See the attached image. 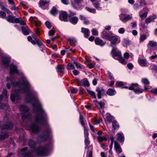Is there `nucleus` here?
Wrapping results in <instances>:
<instances>
[{
  "mask_svg": "<svg viewBox=\"0 0 157 157\" xmlns=\"http://www.w3.org/2000/svg\"><path fill=\"white\" fill-rule=\"evenodd\" d=\"M111 44V46L113 47V45L119 43L121 41L120 38L117 36H113L109 38Z\"/></svg>",
  "mask_w": 157,
  "mask_h": 157,
  "instance_id": "6e6552de",
  "label": "nucleus"
},
{
  "mask_svg": "<svg viewBox=\"0 0 157 157\" xmlns=\"http://www.w3.org/2000/svg\"><path fill=\"white\" fill-rule=\"evenodd\" d=\"M112 126L114 129H117L119 128V125L118 122L115 121H113L112 122Z\"/></svg>",
  "mask_w": 157,
  "mask_h": 157,
  "instance_id": "473e14b6",
  "label": "nucleus"
},
{
  "mask_svg": "<svg viewBox=\"0 0 157 157\" xmlns=\"http://www.w3.org/2000/svg\"><path fill=\"white\" fill-rule=\"evenodd\" d=\"M30 87L29 88L30 89ZM29 89L27 91H25L22 92L20 90V88H19V90H15V92L12 93L10 96V99L11 101L13 102L17 103L18 101L20 99V97L18 93L22 92L26 93H28Z\"/></svg>",
  "mask_w": 157,
  "mask_h": 157,
  "instance_id": "39448f33",
  "label": "nucleus"
},
{
  "mask_svg": "<svg viewBox=\"0 0 157 157\" xmlns=\"http://www.w3.org/2000/svg\"><path fill=\"white\" fill-rule=\"evenodd\" d=\"M21 17L15 18V17H14V23H19L20 22V19H21Z\"/></svg>",
  "mask_w": 157,
  "mask_h": 157,
  "instance_id": "4d7b16f0",
  "label": "nucleus"
},
{
  "mask_svg": "<svg viewBox=\"0 0 157 157\" xmlns=\"http://www.w3.org/2000/svg\"><path fill=\"white\" fill-rule=\"evenodd\" d=\"M124 57L126 59H128L130 56L128 52H125L124 55Z\"/></svg>",
  "mask_w": 157,
  "mask_h": 157,
  "instance_id": "774afa93",
  "label": "nucleus"
},
{
  "mask_svg": "<svg viewBox=\"0 0 157 157\" xmlns=\"http://www.w3.org/2000/svg\"><path fill=\"white\" fill-rule=\"evenodd\" d=\"M134 92L137 94H140L142 93L143 92V90L140 88L135 89L134 90Z\"/></svg>",
  "mask_w": 157,
  "mask_h": 157,
  "instance_id": "58836bf2",
  "label": "nucleus"
},
{
  "mask_svg": "<svg viewBox=\"0 0 157 157\" xmlns=\"http://www.w3.org/2000/svg\"><path fill=\"white\" fill-rule=\"evenodd\" d=\"M92 34L94 35H98V31L95 29H93L92 30Z\"/></svg>",
  "mask_w": 157,
  "mask_h": 157,
  "instance_id": "e2e57ef3",
  "label": "nucleus"
},
{
  "mask_svg": "<svg viewBox=\"0 0 157 157\" xmlns=\"http://www.w3.org/2000/svg\"><path fill=\"white\" fill-rule=\"evenodd\" d=\"M81 32L84 33L85 37L87 38L89 36L90 31L88 29L82 28Z\"/></svg>",
  "mask_w": 157,
  "mask_h": 157,
  "instance_id": "b1692460",
  "label": "nucleus"
},
{
  "mask_svg": "<svg viewBox=\"0 0 157 157\" xmlns=\"http://www.w3.org/2000/svg\"><path fill=\"white\" fill-rule=\"evenodd\" d=\"M148 11V8H144L139 12L140 16L142 19H144L146 18Z\"/></svg>",
  "mask_w": 157,
  "mask_h": 157,
  "instance_id": "9d476101",
  "label": "nucleus"
},
{
  "mask_svg": "<svg viewBox=\"0 0 157 157\" xmlns=\"http://www.w3.org/2000/svg\"><path fill=\"white\" fill-rule=\"evenodd\" d=\"M74 63L75 64L76 67L77 68H80V69H82V68L81 67V66L80 65V64L79 63H78L76 62H74Z\"/></svg>",
  "mask_w": 157,
  "mask_h": 157,
  "instance_id": "338daca9",
  "label": "nucleus"
},
{
  "mask_svg": "<svg viewBox=\"0 0 157 157\" xmlns=\"http://www.w3.org/2000/svg\"><path fill=\"white\" fill-rule=\"evenodd\" d=\"M85 143L86 145L85 148L86 149L88 147V145L90 144V141L88 136V133L87 132V136H86L85 139Z\"/></svg>",
  "mask_w": 157,
  "mask_h": 157,
  "instance_id": "7c9ffc66",
  "label": "nucleus"
},
{
  "mask_svg": "<svg viewBox=\"0 0 157 157\" xmlns=\"http://www.w3.org/2000/svg\"><path fill=\"white\" fill-rule=\"evenodd\" d=\"M20 111L22 112V116L21 119L23 121H30L31 115L29 114L28 111L29 110V108L23 105H21L19 108Z\"/></svg>",
  "mask_w": 157,
  "mask_h": 157,
  "instance_id": "20e7f679",
  "label": "nucleus"
},
{
  "mask_svg": "<svg viewBox=\"0 0 157 157\" xmlns=\"http://www.w3.org/2000/svg\"><path fill=\"white\" fill-rule=\"evenodd\" d=\"M6 16V13L2 11H0V16L2 18H5Z\"/></svg>",
  "mask_w": 157,
  "mask_h": 157,
  "instance_id": "13d9d810",
  "label": "nucleus"
},
{
  "mask_svg": "<svg viewBox=\"0 0 157 157\" xmlns=\"http://www.w3.org/2000/svg\"><path fill=\"white\" fill-rule=\"evenodd\" d=\"M95 42L96 45H100L101 46H104L106 43L105 41H103L98 37L96 38L95 40Z\"/></svg>",
  "mask_w": 157,
  "mask_h": 157,
  "instance_id": "4be33fe9",
  "label": "nucleus"
},
{
  "mask_svg": "<svg viewBox=\"0 0 157 157\" xmlns=\"http://www.w3.org/2000/svg\"><path fill=\"white\" fill-rule=\"evenodd\" d=\"M25 100L27 102L32 104L33 110L36 113L34 122L30 126V128L33 132L37 133L40 129L38 124H47L46 114L42 109L36 96L28 95L26 97Z\"/></svg>",
  "mask_w": 157,
  "mask_h": 157,
  "instance_id": "f257e3e1",
  "label": "nucleus"
},
{
  "mask_svg": "<svg viewBox=\"0 0 157 157\" xmlns=\"http://www.w3.org/2000/svg\"><path fill=\"white\" fill-rule=\"evenodd\" d=\"M59 18L61 21H67V14L65 11L60 12L59 15Z\"/></svg>",
  "mask_w": 157,
  "mask_h": 157,
  "instance_id": "ddd939ff",
  "label": "nucleus"
},
{
  "mask_svg": "<svg viewBox=\"0 0 157 157\" xmlns=\"http://www.w3.org/2000/svg\"><path fill=\"white\" fill-rule=\"evenodd\" d=\"M68 41L71 45H72L76 41V40L75 38H69Z\"/></svg>",
  "mask_w": 157,
  "mask_h": 157,
  "instance_id": "4c0bfd02",
  "label": "nucleus"
},
{
  "mask_svg": "<svg viewBox=\"0 0 157 157\" xmlns=\"http://www.w3.org/2000/svg\"><path fill=\"white\" fill-rule=\"evenodd\" d=\"M55 33V32L53 29L50 30L48 33V35L49 36H52L54 35Z\"/></svg>",
  "mask_w": 157,
  "mask_h": 157,
  "instance_id": "680f3d73",
  "label": "nucleus"
},
{
  "mask_svg": "<svg viewBox=\"0 0 157 157\" xmlns=\"http://www.w3.org/2000/svg\"><path fill=\"white\" fill-rule=\"evenodd\" d=\"M112 117L109 114H107L105 119V120L110 123L112 121Z\"/></svg>",
  "mask_w": 157,
  "mask_h": 157,
  "instance_id": "a18cd8bd",
  "label": "nucleus"
},
{
  "mask_svg": "<svg viewBox=\"0 0 157 157\" xmlns=\"http://www.w3.org/2000/svg\"><path fill=\"white\" fill-rule=\"evenodd\" d=\"M10 73L11 75L14 73L18 74V71L17 70V67L16 65L11 64L10 66Z\"/></svg>",
  "mask_w": 157,
  "mask_h": 157,
  "instance_id": "2eb2a0df",
  "label": "nucleus"
},
{
  "mask_svg": "<svg viewBox=\"0 0 157 157\" xmlns=\"http://www.w3.org/2000/svg\"><path fill=\"white\" fill-rule=\"evenodd\" d=\"M87 90V92L90 94L93 98H96V95L94 92L89 90Z\"/></svg>",
  "mask_w": 157,
  "mask_h": 157,
  "instance_id": "ea45409f",
  "label": "nucleus"
},
{
  "mask_svg": "<svg viewBox=\"0 0 157 157\" xmlns=\"http://www.w3.org/2000/svg\"><path fill=\"white\" fill-rule=\"evenodd\" d=\"M138 62L140 65L142 67H145L147 66V61L145 59H142L139 58Z\"/></svg>",
  "mask_w": 157,
  "mask_h": 157,
  "instance_id": "393cba45",
  "label": "nucleus"
},
{
  "mask_svg": "<svg viewBox=\"0 0 157 157\" xmlns=\"http://www.w3.org/2000/svg\"><path fill=\"white\" fill-rule=\"evenodd\" d=\"M114 149L117 153L120 154L122 152L121 147L118 143L117 142H114Z\"/></svg>",
  "mask_w": 157,
  "mask_h": 157,
  "instance_id": "6ab92c4d",
  "label": "nucleus"
},
{
  "mask_svg": "<svg viewBox=\"0 0 157 157\" xmlns=\"http://www.w3.org/2000/svg\"><path fill=\"white\" fill-rule=\"evenodd\" d=\"M45 25L46 27L48 29H51V25L50 22L48 21H46L45 23Z\"/></svg>",
  "mask_w": 157,
  "mask_h": 157,
  "instance_id": "6e6d98bb",
  "label": "nucleus"
},
{
  "mask_svg": "<svg viewBox=\"0 0 157 157\" xmlns=\"http://www.w3.org/2000/svg\"><path fill=\"white\" fill-rule=\"evenodd\" d=\"M7 98V90L6 89H4L2 94L0 95V101L5 100Z\"/></svg>",
  "mask_w": 157,
  "mask_h": 157,
  "instance_id": "a211bd4d",
  "label": "nucleus"
},
{
  "mask_svg": "<svg viewBox=\"0 0 157 157\" xmlns=\"http://www.w3.org/2000/svg\"><path fill=\"white\" fill-rule=\"evenodd\" d=\"M138 86V84L137 83H133L132 84L131 86L128 88V89L130 90H134V88L135 87H137Z\"/></svg>",
  "mask_w": 157,
  "mask_h": 157,
  "instance_id": "a19ab883",
  "label": "nucleus"
},
{
  "mask_svg": "<svg viewBox=\"0 0 157 157\" xmlns=\"http://www.w3.org/2000/svg\"><path fill=\"white\" fill-rule=\"evenodd\" d=\"M15 17L13 15H9L6 17V19L9 22L14 23V20Z\"/></svg>",
  "mask_w": 157,
  "mask_h": 157,
  "instance_id": "c756f323",
  "label": "nucleus"
},
{
  "mask_svg": "<svg viewBox=\"0 0 157 157\" xmlns=\"http://www.w3.org/2000/svg\"><path fill=\"white\" fill-rule=\"evenodd\" d=\"M98 140L100 142H102L103 141H105L107 140V138L104 136H98L97 137Z\"/></svg>",
  "mask_w": 157,
  "mask_h": 157,
  "instance_id": "c9c22d12",
  "label": "nucleus"
},
{
  "mask_svg": "<svg viewBox=\"0 0 157 157\" xmlns=\"http://www.w3.org/2000/svg\"><path fill=\"white\" fill-rule=\"evenodd\" d=\"M124 32L125 29L123 28H120L118 30V32L120 34H123Z\"/></svg>",
  "mask_w": 157,
  "mask_h": 157,
  "instance_id": "0e129e2a",
  "label": "nucleus"
},
{
  "mask_svg": "<svg viewBox=\"0 0 157 157\" xmlns=\"http://www.w3.org/2000/svg\"><path fill=\"white\" fill-rule=\"evenodd\" d=\"M108 76L109 78L110 79H113L114 78L112 75V74L109 71H108Z\"/></svg>",
  "mask_w": 157,
  "mask_h": 157,
  "instance_id": "052dcab7",
  "label": "nucleus"
},
{
  "mask_svg": "<svg viewBox=\"0 0 157 157\" xmlns=\"http://www.w3.org/2000/svg\"><path fill=\"white\" fill-rule=\"evenodd\" d=\"M138 86V84L137 83H133L132 84L131 86L128 88V89L130 90H134V88L135 87H137Z\"/></svg>",
  "mask_w": 157,
  "mask_h": 157,
  "instance_id": "79ce46f5",
  "label": "nucleus"
},
{
  "mask_svg": "<svg viewBox=\"0 0 157 157\" xmlns=\"http://www.w3.org/2000/svg\"><path fill=\"white\" fill-rule=\"evenodd\" d=\"M113 49L111 52V54L112 56L114 57V58L116 59L115 57L117 56L118 58L120 56H121V52L117 49L114 47H112Z\"/></svg>",
  "mask_w": 157,
  "mask_h": 157,
  "instance_id": "1a4fd4ad",
  "label": "nucleus"
},
{
  "mask_svg": "<svg viewBox=\"0 0 157 157\" xmlns=\"http://www.w3.org/2000/svg\"><path fill=\"white\" fill-rule=\"evenodd\" d=\"M37 40L36 41V44L38 45L39 48H41V47L43 46V44L39 40Z\"/></svg>",
  "mask_w": 157,
  "mask_h": 157,
  "instance_id": "bf43d9fd",
  "label": "nucleus"
},
{
  "mask_svg": "<svg viewBox=\"0 0 157 157\" xmlns=\"http://www.w3.org/2000/svg\"><path fill=\"white\" fill-rule=\"evenodd\" d=\"M124 85L123 82H117L115 84L117 87H121Z\"/></svg>",
  "mask_w": 157,
  "mask_h": 157,
  "instance_id": "09e8293b",
  "label": "nucleus"
},
{
  "mask_svg": "<svg viewBox=\"0 0 157 157\" xmlns=\"http://www.w3.org/2000/svg\"><path fill=\"white\" fill-rule=\"evenodd\" d=\"M98 106H99L100 108L102 109L104 108V107L105 104L103 102H100L98 103Z\"/></svg>",
  "mask_w": 157,
  "mask_h": 157,
  "instance_id": "603ef678",
  "label": "nucleus"
},
{
  "mask_svg": "<svg viewBox=\"0 0 157 157\" xmlns=\"http://www.w3.org/2000/svg\"><path fill=\"white\" fill-rule=\"evenodd\" d=\"M117 139L121 142H123L124 141V136L123 133L121 132L118 133L117 134Z\"/></svg>",
  "mask_w": 157,
  "mask_h": 157,
  "instance_id": "aec40b11",
  "label": "nucleus"
},
{
  "mask_svg": "<svg viewBox=\"0 0 157 157\" xmlns=\"http://www.w3.org/2000/svg\"><path fill=\"white\" fill-rule=\"evenodd\" d=\"M58 10L55 7H53L50 11V13L53 16L56 15L57 13Z\"/></svg>",
  "mask_w": 157,
  "mask_h": 157,
  "instance_id": "72a5a7b5",
  "label": "nucleus"
},
{
  "mask_svg": "<svg viewBox=\"0 0 157 157\" xmlns=\"http://www.w3.org/2000/svg\"><path fill=\"white\" fill-rule=\"evenodd\" d=\"M151 69L154 71H157V66L154 64H152L150 67Z\"/></svg>",
  "mask_w": 157,
  "mask_h": 157,
  "instance_id": "3c124183",
  "label": "nucleus"
},
{
  "mask_svg": "<svg viewBox=\"0 0 157 157\" xmlns=\"http://www.w3.org/2000/svg\"><path fill=\"white\" fill-rule=\"evenodd\" d=\"M49 1L46 0H40L39 5V7L43 9H46L48 6V4L49 3Z\"/></svg>",
  "mask_w": 157,
  "mask_h": 157,
  "instance_id": "9b49d317",
  "label": "nucleus"
},
{
  "mask_svg": "<svg viewBox=\"0 0 157 157\" xmlns=\"http://www.w3.org/2000/svg\"><path fill=\"white\" fill-rule=\"evenodd\" d=\"M9 136L8 133L6 132H2L0 134V140H5Z\"/></svg>",
  "mask_w": 157,
  "mask_h": 157,
  "instance_id": "bb28decb",
  "label": "nucleus"
},
{
  "mask_svg": "<svg viewBox=\"0 0 157 157\" xmlns=\"http://www.w3.org/2000/svg\"><path fill=\"white\" fill-rule=\"evenodd\" d=\"M111 33L110 32H109L108 33H107L105 30H103L101 33L102 37L105 39H109L110 37L109 35V33Z\"/></svg>",
  "mask_w": 157,
  "mask_h": 157,
  "instance_id": "5701e85b",
  "label": "nucleus"
},
{
  "mask_svg": "<svg viewBox=\"0 0 157 157\" xmlns=\"http://www.w3.org/2000/svg\"><path fill=\"white\" fill-rule=\"evenodd\" d=\"M96 91L97 92V97L98 99L101 98V95H102L105 93V90L102 88H100L99 87H97L96 89Z\"/></svg>",
  "mask_w": 157,
  "mask_h": 157,
  "instance_id": "4468645a",
  "label": "nucleus"
},
{
  "mask_svg": "<svg viewBox=\"0 0 157 157\" xmlns=\"http://www.w3.org/2000/svg\"><path fill=\"white\" fill-rule=\"evenodd\" d=\"M146 36L145 34L141 35L140 36V41L141 42L143 41L146 39Z\"/></svg>",
  "mask_w": 157,
  "mask_h": 157,
  "instance_id": "49530a36",
  "label": "nucleus"
},
{
  "mask_svg": "<svg viewBox=\"0 0 157 157\" xmlns=\"http://www.w3.org/2000/svg\"><path fill=\"white\" fill-rule=\"evenodd\" d=\"M3 124V122H0V128L2 130L5 129H11L13 126V123L11 121L6 123L2 125Z\"/></svg>",
  "mask_w": 157,
  "mask_h": 157,
  "instance_id": "0eeeda50",
  "label": "nucleus"
},
{
  "mask_svg": "<svg viewBox=\"0 0 157 157\" xmlns=\"http://www.w3.org/2000/svg\"><path fill=\"white\" fill-rule=\"evenodd\" d=\"M83 117L82 115H81L80 114V117H79V121L81 124L82 126H84L85 125V123L84 122L83 120Z\"/></svg>",
  "mask_w": 157,
  "mask_h": 157,
  "instance_id": "37998d69",
  "label": "nucleus"
},
{
  "mask_svg": "<svg viewBox=\"0 0 157 157\" xmlns=\"http://www.w3.org/2000/svg\"><path fill=\"white\" fill-rule=\"evenodd\" d=\"M67 68L69 70H72L74 69L75 67L74 65L72 64L69 63L67 65Z\"/></svg>",
  "mask_w": 157,
  "mask_h": 157,
  "instance_id": "de8ad7c7",
  "label": "nucleus"
},
{
  "mask_svg": "<svg viewBox=\"0 0 157 157\" xmlns=\"http://www.w3.org/2000/svg\"><path fill=\"white\" fill-rule=\"evenodd\" d=\"M51 130L50 128H48L45 132L44 134L39 136L38 139L39 140L41 141H46L49 136H51Z\"/></svg>",
  "mask_w": 157,
  "mask_h": 157,
  "instance_id": "423d86ee",
  "label": "nucleus"
},
{
  "mask_svg": "<svg viewBox=\"0 0 157 157\" xmlns=\"http://www.w3.org/2000/svg\"><path fill=\"white\" fill-rule=\"evenodd\" d=\"M78 21V18L76 16L71 17L69 20L70 22L73 25L76 24Z\"/></svg>",
  "mask_w": 157,
  "mask_h": 157,
  "instance_id": "c85d7f7f",
  "label": "nucleus"
},
{
  "mask_svg": "<svg viewBox=\"0 0 157 157\" xmlns=\"http://www.w3.org/2000/svg\"><path fill=\"white\" fill-rule=\"evenodd\" d=\"M21 80V82H15L14 81L15 79L12 76H11L10 78L7 77L6 80L7 81V83L6 84V86L8 89H10L11 85L10 83H11L14 86H17L19 88H20L22 92L28 91L31 86L26 78L25 76H22Z\"/></svg>",
  "mask_w": 157,
  "mask_h": 157,
  "instance_id": "7ed1b4c3",
  "label": "nucleus"
},
{
  "mask_svg": "<svg viewBox=\"0 0 157 157\" xmlns=\"http://www.w3.org/2000/svg\"><path fill=\"white\" fill-rule=\"evenodd\" d=\"M10 60V57L8 56H4L3 58L2 63L4 65L6 66V67H8Z\"/></svg>",
  "mask_w": 157,
  "mask_h": 157,
  "instance_id": "f3484780",
  "label": "nucleus"
},
{
  "mask_svg": "<svg viewBox=\"0 0 157 157\" xmlns=\"http://www.w3.org/2000/svg\"><path fill=\"white\" fill-rule=\"evenodd\" d=\"M37 144V142L32 139H29L28 141L29 145L33 149L32 151L26 152L28 148L27 147H24L20 151V157H34V151H35L39 156L41 157H45L49 155L52 148L51 145L48 144L40 146L37 150H35L34 148Z\"/></svg>",
  "mask_w": 157,
  "mask_h": 157,
  "instance_id": "f03ea898",
  "label": "nucleus"
},
{
  "mask_svg": "<svg viewBox=\"0 0 157 157\" xmlns=\"http://www.w3.org/2000/svg\"><path fill=\"white\" fill-rule=\"evenodd\" d=\"M148 46L151 47H157V43L153 40L150 41L148 44Z\"/></svg>",
  "mask_w": 157,
  "mask_h": 157,
  "instance_id": "2f4dec72",
  "label": "nucleus"
},
{
  "mask_svg": "<svg viewBox=\"0 0 157 157\" xmlns=\"http://www.w3.org/2000/svg\"><path fill=\"white\" fill-rule=\"evenodd\" d=\"M83 85L84 86H89L90 85V84H89V83L88 81L86 80H84L83 82Z\"/></svg>",
  "mask_w": 157,
  "mask_h": 157,
  "instance_id": "69168bd1",
  "label": "nucleus"
},
{
  "mask_svg": "<svg viewBox=\"0 0 157 157\" xmlns=\"http://www.w3.org/2000/svg\"><path fill=\"white\" fill-rule=\"evenodd\" d=\"M117 59L119 60L121 63L122 64H126L127 63L125 59L121 56L117 58Z\"/></svg>",
  "mask_w": 157,
  "mask_h": 157,
  "instance_id": "e433bc0d",
  "label": "nucleus"
},
{
  "mask_svg": "<svg viewBox=\"0 0 157 157\" xmlns=\"http://www.w3.org/2000/svg\"><path fill=\"white\" fill-rule=\"evenodd\" d=\"M122 14H121L120 19L121 21L123 22H125L129 20H131L132 18V15L127 14L124 17H122L121 16Z\"/></svg>",
  "mask_w": 157,
  "mask_h": 157,
  "instance_id": "dca6fc26",
  "label": "nucleus"
},
{
  "mask_svg": "<svg viewBox=\"0 0 157 157\" xmlns=\"http://www.w3.org/2000/svg\"><path fill=\"white\" fill-rule=\"evenodd\" d=\"M156 18V16L155 15L149 17L147 18L145 20V23L147 24H148L151 23L152 21Z\"/></svg>",
  "mask_w": 157,
  "mask_h": 157,
  "instance_id": "cd10ccee",
  "label": "nucleus"
},
{
  "mask_svg": "<svg viewBox=\"0 0 157 157\" xmlns=\"http://www.w3.org/2000/svg\"><path fill=\"white\" fill-rule=\"evenodd\" d=\"M142 82L145 85H148L149 84V82L148 79L146 78L143 79L142 80Z\"/></svg>",
  "mask_w": 157,
  "mask_h": 157,
  "instance_id": "8fccbe9b",
  "label": "nucleus"
},
{
  "mask_svg": "<svg viewBox=\"0 0 157 157\" xmlns=\"http://www.w3.org/2000/svg\"><path fill=\"white\" fill-rule=\"evenodd\" d=\"M82 0H71V4L73 8L78 9L80 7V3Z\"/></svg>",
  "mask_w": 157,
  "mask_h": 157,
  "instance_id": "f8f14e48",
  "label": "nucleus"
},
{
  "mask_svg": "<svg viewBox=\"0 0 157 157\" xmlns=\"http://www.w3.org/2000/svg\"><path fill=\"white\" fill-rule=\"evenodd\" d=\"M86 9L87 10L90 12L92 13H96V10L94 8H90L88 7H86Z\"/></svg>",
  "mask_w": 157,
  "mask_h": 157,
  "instance_id": "c03bdc74",
  "label": "nucleus"
},
{
  "mask_svg": "<svg viewBox=\"0 0 157 157\" xmlns=\"http://www.w3.org/2000/svg\"><path fill=\"white\" fill-rule=\"evenodd\" d=\"M56 70L58 72L61 73L64 71V68L61 66L58 65L56 67Z\"/></svg>",
  "mask_w": 157,
  "mask_h": 157,
  "instance_id": "f704fd0d",
  "label": "nucleus"
},
{
  "mask_svg": "<svg viewBox=\"0 0 157 157\" xmlns=\"http://www.w3.org/2000/svg\"><path fill=\"white\" fill-rule=\"evenodd\" d=\"M106 94L110 96H113L116 94V92L114 89L109 88L107 90Z\"/></svg>",
  "mask_w": 157,
  "mask_h": 157,
  "instance_id": "a878e982",
  "label": "nucleus"
},
{
  "mask_svg": "<svg viewBox=\"0 0 157 157\" xmlns=\"http://www.w3.org/2000/svg\"><path fill=\"white\" fill-rule=\"evenodd\" d=\"M21 29L22 32L24 35H29V33L30 32V30L26 25L22 26Z\"/></svg>",
  "mask_w": 157,
  "mask_h": 157,
  "instance_id": "412c9836",
  "label": "nucleus"
},
{
  "mask_svg": "<svg viewBox=\"0 0 157 157\" xmlns=\"http://www.w3.org/2000/svg\"><path fill=\"white\" fill-rule=\"evenodd\" d=\"M93 6L97 9H99L100 8V3L99 2H96L94 3Z\"/></svg>",
  "mask_w": 157,
  "mask_h": 157,
  "instance_id": "864d4df0",
  "label": "nucleus"
},
{
  "mask_svg": "<svg viewBox=\"0 0 157 157\" xmlns=\"http://www.w3.org/2000/svg\"><path fill=\"white\" fill-rule=\"evenodd\" d=\"M102 120L101 119L98 120L96 118H94L93 119V121L95 124H99L101 121Z\"/></svg>",
  "mask_w": 157,
  "mask_h": 157,
  "instance_id": "5fc2aeb1",
  "label": "nucleus"
}]
</instances>
